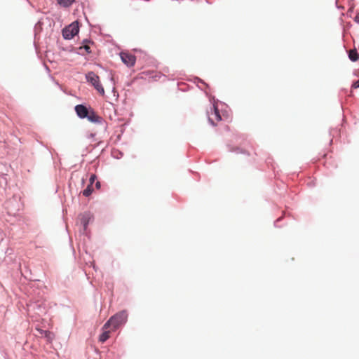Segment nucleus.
I'll return each instance as SVG.
<instances>
[{
  "mask_svg": "<svg viewBox=\"0 0 359 359\" xmlns=\"http://www.w3.org/2000/svg\"><path fill=\"white\" fill-rule=\"evenodd\" d=\"M93 188L91 184H88V186L83 191V195L88 197L89 196L92 192H93Z\"/></svg>",
  "mask_w": 359,
  "mask_h": 359,
  "instance_id": "nucleus-11",
  "label": "nucleus"
},
{
  "mask_svg": "<svg viewBox=\"0 0 359 359\" xmlns=\"http://www.w3.org/2000/svg\"><path fill=\"white\" fill-rule=\"evenodd\" d=\"M355 21L359 23V13L355 17Z\"/></svg>",
  "mask_w": 359,
  "mask_h": 359,
  "instance_id": "nucleus-18",
  "label": "nucleus"
},
{
  "mask_svg": "<svg viewBox=\"0 0 359 359\" xmlns=\"http://www.w3.org/2000/svg\"><path fill=\"white\" fill-rule=\"evenodd\" d=\"M208 116L209 122L214 126L217 125L222 120L219 110L215 105L210 107V110L208 111Z\"/></svg>",
  "mask_w": 359,
  "mask_h": 359,
  "instance_id": "nucleus-4",
  "label": "nucleus"
},
{
  "mask_svg": "<svg viewBox=\"0 0 359 359\" xmlns=\"http://www.w3.org/2000/svg\"><path fill=\"white\" fill-rule=\"evenodd\" d=\"M348 57L351 61L355 62L358 60L359 55L356 50H351L348 53Z\"/></svg>",
  "mask_w": 359,
  "mask_h": 359,
  "instance_id": "nucleus-9",
  "label": "nucleus"
},
{
  "mask_svg": "<svg viewBox=\"0 0 359 359\" xmlns=\"http://www.w3.org/2000/svg\"><path fill=\"white\" fill-rule=\"evenodd\" d=\"M102 333L99 337V341L101 343L105 342L109 337H110V333L113 330H111V327L109 328H104V325L102 327Z\"/></svg>",
  "mask_w": 359,
  "mask_h": 359,
  "instance_id": "nucleus-8",
  "label": "nucleus"
},
{
  "mask_svg": "<svg viewBox=\"0 0 359 359\" xmlns=\"http://www.w3.org/2000/svg\"><path fill=\"white\" fill-rule=\"evenodd\" d=\"M95 180H96V175L95 174L91 175V176L90 177V179H89V182H90L89 184H91V186H92Z\"/></svg>",
  "mask_w": 359,
  "mask_h": 359,
  "instance_id": "nucleus-15",
  "label": "nucleus"
},
{
  "mask_svg": "<svg viewBox=\"0 0 359 359\" xmlns=\"http://www.w3.org/2000/svg\"><path fill=\"white\" fill-rule=\"evenodd\" d=\"M86 78L87 81L90 83L100 94L102 95L104 94V90L100 82V78L95 73L89 72L86 74Z\"/></svg>",
  "mask_w": 359,
  "mask_h": 359,
  "instance_id": "nucleus-2",
  "label": "nucleus"
},
{
  "mask_svg": "<svg viewBox=\"0 0 359 359\" xmlns=\"http://www.w3.org/2000/svg\"><path fill=\"white\" fill-rule=\"evenodd\" d=\"M92 123H100L102 121L101 116H98L93 110L88 111V115L86 117Z\"/></svg>",
  "mask_w": 359,
  "mask_h": 359,
  "instance_id": "nucleus-7",
  "label": "nucleus"
},
{
  "mask_svg": "<svg viewBox=\"0 0 359 359\" xmlns=\"http://www.w3.org/2000/svg\"><path fill=\"white\" fill-rule=\"evenodd\" d=\"M120 57L122 62L128 67H133L136 62V57L128 52H121Z\"/></svg>",
  "mask_w": 359,
  "mask_h": 359,
  "instance_id": "nucleus-5",
  "label": "nucleus"
},
{
  "mask_svg": "<svg viewBox=\"0 0 359 359\" xmlns=\"http://www.w3.org/2000/svg\"><path fill=\"white\" fill-rule=\"evenodd\" d=\"M128 314L126 311H121L111 316L104 324V328L111 327V330L115 331L121 325L127 321Z\"/></svg>",
  "mask_w": 359,
  "mask_h": 359,
  "instance_id": "nucleus-1",
  "label": "nucleus"
},
{
  "mask_svg": "<svg viewBox=\"0 0 359 359\" xmlns=\"http://www.w3.org/2000/svg\"><path fill=\"white\" fill-rule=\"evenodd\" d=\"M83 48L86 53H90L91 52L90 47L88 44H85L83 46L80 47V49Z\"/></svg>",
  "mask_w": 359,
  "mask_h": 359,
  "instance_id": "nucleus-14",
  "label": "nucleus"
},
{
  "mask_svg": "<svg viewBox=\"0 0 359 359\" xmlns=\"http://www.w3.org/2000/svg\"><path fill=\"white\" fill-rule=\"evenodd\" d=\"M79 22L75 21L63 29L62 35L65 39H71L79 33Z\"/></svg>",
  "mask_w": 359,
  "mask_h": 359,
  "instance_id": "nucleus-3",
  "label": "nucleus"
},
{
  "mask_svg": "<svg viewBox=\"0 0 359 359\" xmlns=\"http://www.w3.org/2000/svg\"><path fill=\"white\" fill-rule=\"evenodd\" d=\"M75 111L79 117L84 118L88 115L89 110L86 107L82 104H78L75 107Z\"/></svg>",
  "mask_w": 359,
  "mask_h": 359,
  "instance_id": "nucleus-6",
  "label": "nucleus"
},
{
  "mask_svg": "<svg viewBox=\"0 0 359 359\" xmlns=\"http://www.w3.org/2000/svg\"><path fill=\"white\" fill-rule=\"evenodd\" d=\"M44 337L48 342H51L54 338V334L50 331H46L44 332Z\"/></svg>",
  "mask_w": 359,
  "mask_h": 359,
  "instance_id": "nucleus-12",
  "label": "nucleus"
},
{
  "mask_svg": "<svg viewBox=\"0 0 359 359\" xmlns=\"http://www.w3.org/2000/svg\"><path fill=\"white\" fill-rule=\"evenodd\" d=\"M88 219H89L88 215L85 214V215H82L81 223L83 224L84 229H86L87 226V224L88 222Z\"/></svg>",
  "mask_w": 359,
  "mask_h": 359,
  "instance_id": "nucleus-13",
  "label": "nucleus"
},
{
  "mask_svg": "<svg viewBox=\"0 0 359 359\" xmlns=\"http://www.w3.org/2000/svg\"><path fill=\"white\" fill-rule=\"evenodd\" d=\"M36 331L39 332V337H44V332L46 330H43L40 328H36Z\"/></svg>",
  "mask_w": 359,
  "mask_h": 359,
  "instance_id": "nucleus-16",
  "label": "nucleus"
},
{
  "mask_svg": "<svg viewBox=\"0 0 359 359\" xmlns=\"http://www.w3.org/2000/svg\"><path fill=\"white\" fill-rule=\"evenodd\" d=\"M352 88H359V79L355 81L353 85H352Z\"/></svg>",
  "mask_w": 359,
  "mask_h": 359,
  "instance_id": "nucleus-17",
  "label": "nucleus"
},
{
  "mask_svg": "<svg viewBox=\"0 0 359 359\" xmlns=\"http://www.w3.org/2000/svg\"><path fill=\"white\" fill-rule=\"evenodd\" d=\"M95 187L99 189L100 187V182H97L96 184H95Z\"/></svg>",
  "mask_w": 359,
  "mask_h": 359,
  "instance_id": "nucleus-19",
  "label": "nucleus"
},
{
  "mask_svg": "<svg viewBox=\"0 0 359 359\" xmlns=\"http://www.w3.org/2000/svg\"><path fill=\"white\" fill-rule=\"evenodd\" d=\"M58 1V3L64 6V7H68L69 6H71L73 2L74 1V0H57Z\"/></svg>",
  "mask_w": 359,
  "mask_h": 359,
  "instance_id": "nucleus-10",
  "label": "nucleus"
}]
</instances>
